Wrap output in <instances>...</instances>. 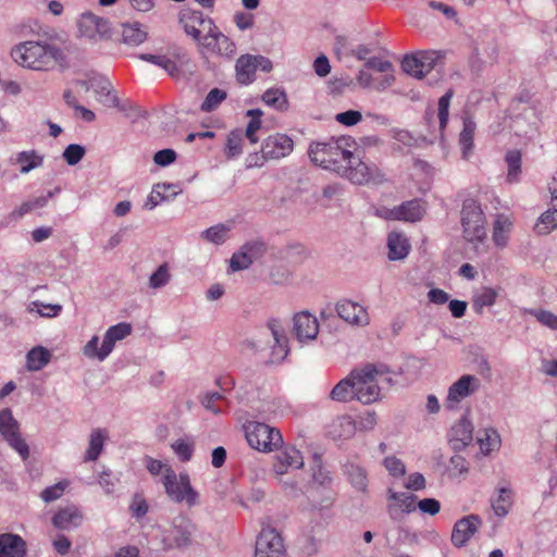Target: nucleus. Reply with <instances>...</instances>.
I'll use <instances>...</instances> for the list:
<instances>
[{
	"instance_id": "obj_54",
	"label": "nucleus",
	"mask_w": 557,
	"mask_h": 557,
	"mask_svg": "<svg viewBox=\"0 0 557 557\" xmlns=\"http://www.w3.org/2000/svg\"><path fill=\"white\" fill-rule=\"evenodd\" d=\"M453 97V91L448 90L445 95H443L438 99V120H440V128L445 129L448 116H449V104L450 99Z\"/></svg>"
},
{
	"instance_id": "obj_14",
	"label": "nucleus",
	"mask_w": 557,
	"mask_h": 557,
	"mask_svg": "<svg viewBox=\"0 0 557 557\" xmlns=\"http://www.w3.org/2000/svg\"><path fill=\"white\" fill-rule=\"evenodd\" d=\"M336 312L341 319L354 326H367L370 323V317L367 309L360 304L342 299L336 304Z\"/></svg>"
},
{
	"instance_id": "obj_38",
	"label": "nucleus",
	"mask_w": 557,
	"mask_h": 557,
	"mask_svg": "<svg viewBox=\"0 0 557 557\" xmlns=\"http://www.w3.org/2000/svg\"><path fill=\"white\" fill-rule=\"evenodd\" d=\"M512 506V493L510 490L502 487L498 490V496L492 502V508L496 516L505 517Z\"/></svg>"
},
{
	"instance_id": "obj_33",
	"label": "nucleus",
	"mask_w": 557,
	"mask_h": 557,
	"mask_svg": "<svg viewBox=\"0 0 557 557\" xmlns=\"http://www.w3.org/2000/svg\"><path fill=\"white\" fill-rule=\"evenodd\" d=\"M357 423L348 416L339 417L332 425L331 434L336 440H347L354 436Z\"/></svg>"
},
{
	"instance_id": "obj_7",
	"label": "nucleus",
	"mask_w": 557,
	"mask_h": 557,
	"mask_svg": "<svg viewBox=\"0 0 557 557\" xmlns=\"http://www.w3.org/2000/svg\"><path fill=\"white\" fill-rule=\"evenodd\" d=\"M293 150V140L284 134H274L265 138L261 147V156L257 153L247 158L248 166H261L270 159H281L288 156Z\"/></svg>"
},
{
	"instance_id": "obj_52",
	"label": "nucleus",
	"mask_w": 557,
	"mask_h": 557,
	"mask_svg": "<svg viewBox=\"0 0 557 557\" xmlns=\"http://www.w3.org/2000/svg\"><path fill=\"white\" fill-rule=\"evenodd\" d=\"M497 292L492 287H483L474 297V307L482 309L483 307H491L495 304Z\"/></svg>"
},
{
	"instance_id": "obj_23",
	"label": "nucleus",
	"mask_w": 557,
	"mask_h": 557,
	"mask_svg": "<svg viewBox=\"0 0 557 557\" xmlns=\"http://www.w3.org/2000/svg\"><path fill=\"white\" fill-rule=\"evenodd\" d=\"M131 324L125 322L109 327L102 341L101 357H108L110 352L113 350L115 343L127 337L131 334Z\"/></svg>"
},
{
	"instance_id": "obj_53",
	"label": "nucleus",
	"mask_w": 557,
	"mask_h": 557,
	"mask_svg": "<svg viewBox=\"0 0 557 557\" xmlns=\"http://www.w3.org/2000/svg\"><path fill=\"white\" fill-rule=\"evenodd\" d=\"M144 460L148 472L153 476L162 475L161 480L165 478L168 469H172L169 463L154 459L150 456H146Z\"/></svg>"
},
{
	"instance_id": "obj_56",
	"label": "nucleus",
	"mask_w": 557,
	"mask_h": 557,
	"mask_svg": "<svg viewBox=\"0 0 557 557\" xmlns=\"http://www.w3.org/2000/svg\"><path fill=\"white\" fill-rule=\"evenodd\" d=\"M480 448L487 454L500 446V437L495 430H486L484 438H480Z\"/></svg>"
},
{
	"instance_id": "obj_41",
	"label": "nucleus",
	"mask_w": 557,
	"mask_h": 557,
	"mask_svg": "<svg viewBox=\"0 0 557 557\" xmlns=\"http://www.w3.org/2000/svg\"><path fill=\"white\" fill-rule=\"evenodd\" d=\"M475 124L471 120H465L463 128L459 136V144L462 149L463 157L467 158L473 148Z\"/></svg>"
},
{
	"instance_id": "obj_2",
	"label": "nucleus",
	"mask_w": 557,
	"mask_h": 557,
	"mask_svg": "<svg viewBox=\"0 0 557 557\" xmlns=\"http://www.w3.org/2000/svg\"><path fill=\"white\" fill-rule=\"evenodd\" d=\"M347 144L345 138L312 144L309 148V157L314 164L341 174L350 152L346 148Z\"/></svg>"
},
{
	"instance_id": "obj_37",
	"label": "nucleus",
	"mask_w": 557,
	"mask_h": 557,
	"mask_svg": "<svg viewBox=\"0 0 557 557\" xmlns=\"http://www.w3.org/2000/svg\"><path fill=\"white\" fill-rule=\"evenodd\" d=\"M366 66L377 72L385 73L383 87L391 86L394 83L395 77L392 74L393 64L389 61L373 57L367 60Z\"/></svg>"
},
{
	"instance_id": "obj_42",
	"label": "nucleus",
	"mask_w": 557,
	"mask_h": 557,
	"mask_svg": "<svg viewBox=\"0 0 557 557\" xmlns=\"http://www.w3.org/2000/svg\"><path fill=\"white\" fill-rule=\"evenodd\" d=\"M175 186L171 184H158L153 187L152 191L148 196L147 201L145 202V208L148 210H152L156 208L161 201H163L166 196L165 193L171 190L172 195H176L177 191L174 190Z\"/></svg>"
},
{
	"instance_id": "obj_60",
	"label": "nucleus",
	"mask_w": 557,
	"mask_h": 557,
	"mask_svg": "<svg viewBox=\"0 0 557 557\" xmlns=\"http://www.w3.org/2000/svg\"><path fill=\"white\" fill-rule=\"evenodd\" d=\"M384 466L393 476H403L406 473V467L404 462L394 456L386 457L384 459Z\"/></svg>"
},
{
	"instance_id": "obj_64",
	"label": "nucleus",
	"mask_w": 557,
	"mask_h": 557,
	"mask_svg": "<svg viewBox=\"0 0 557 557\" xmlns=\"http://www.w3.org/2000/svg\"><path fill=\"white\" fill-rule=\"evenodd\" d=\"M417 508L422 513L435 516L441 510V503L435 498H423L417 503Z\"/></svg>"
},
{
	"instance_id": "obj_44",
	"label": "nucleus",
	"mask_w": 557,
	"mask_h": 557,
	"mask_svg": "<svg viewBox=\"0 0 557 557\" xmlns=\"http://www.w3.org/2000/svg\"><path fill=\"white\" fill-rule=\"evenodd\" d=\"M95 92L97 94L98 101L106 107L117 106V97L113 92L111 84L108 81H100Z\"/></svg>"
},
{
	"instance_id": "obj_9",
	"label": "nucleus",
	"mask_w": 557,
	"mask_h": 557,
	"mask_svg": "<svg viewBox=\"0 0 557 557\" xmlns=\"http://www.w3.org/2000/svg\"><path fill=\"white\" fill-rule=\"evenodd\" d=\"M0 434L23 460L29 457V448L20 433V424L9 408L0 411Z\"/></svg>"
},
{
	"instance_id": "obj_4",
	"label": "nucleus",
	"mask_w": 557,
	"mask_h": 557,
	"mask_svg": "<svg viewBox=\"0 0 557 557\" xmlns=\"http://www.w3.org/2000/svg\"><path fill=\"white\" fill-rule=\"evenodd\" d=\"M343 177L359 185H380L386 181L385 174L374 163H367L359 156L349 152L345 165L341 172Z\"/></svg>"
},
{
	"instance_id": "obj_63",
	"label": "nucleus",
	"mask_w": 557,
	"mask_h": 557,
	"mask_svg": "<svg viewBox=\"0 0 557 557\" xmlns=\"http://www.w3.org/2000/svg\"><path fill=\"white\" fill-rule=\"evenodd\" d=\"M98 344H99V337L98 336H92L88 342L87 344L84 346L83 348V352L86 357L88 358H92V359H98L100 361L104 360L107 357H101V351H102V346L100 348H98Z\"/></svg>"
},
{
	"instance_id": "obj_59",
	"label": "nucleus",
	"mask_w": 557,
	"mask_h": 557,
	"mask_svg": "<svg viewBox=\"0 0 557 557\" xmlns=\"http://www.w3.org/2000/svg\"><path fill=\"white\" fill-rule=\"evenodd\" d=\"M222 399L223 396L219 392L208 393L201 399V404L207 410L211 411L212 413L220 414L223 412V409L216 406L215 403Z\"/></svg>"
},
{
	"instance_id": "obj_15",
	"label": "nucleus",
	"mask_w": 557,
	"mask_h": 557,
	"mask_svg": "<svg viewBox=\"0 0 557 557\" xmlns=\"http://www.w3.org/2000/svg\"><path fill=\"white\" fill-rule=\"evenodd\" d=\"M481 525V519L476 515H469L459 519L451 532V543L456 547H462L475 534Z\"/></svg>"
},
{
	"instance_id": "obj_51",
	"label": "nucleus",
	"mask_w": 557,
	"mask_h": 557,
	"mask_svg": "<svg viewBox=\"0 0 557 557\" xmlns=\"http://www.w3.org/2000/svg\"><path fill=\"white\" fill-rule=\"evenodd\" d=\"M170 278L171 274L169 271V265L163 263L149 277V286L151 288L163 287L170 282Z\"/></svg>"
},
{
	"instance_id": "obj_19",
	"label": "nucleus",
	"mask_w": 557,
	"mask_h": 557,
	"mask_svg": "<svg viewBox=\"0 0 557 557\" xmlns=\"http://www.w3.org/2000/svg\"><path fill=\"white\" fill-rule=\"evenodd\" d=\"M294 333L299 342L314 339L319 333L317 318L308 311L294 315Z\"/></svg>"
},
{
	"instance_id": "obj_32",
	"label": "nucleus",
	"mask_w": 557,
	"mask_h": 557,
	"mask_svg": "<svg viewBox=\"0 0 557 557\" xmlns=\"http://www.w3.org/2000/svg\"><path fill=\"white\" fill-rule=\"evenodd\" d=\"M107 436L106 430L96 429L91 432L89 445L84 456L85 461H95L99 458Z\"/></svg>"
},
{
	"instance_id": "obj_45",
	"label": "nucleus",
	"mask_w": 557,
	"mask_h": 557,
	"mask_svg": "<svg viewBox=\"0 0 557 557\" xmlns=\"http://www.w3.org/2000/svg\"><path fill=\"white\" fill-rule=\"evenodd\" d=\"M535 231L537 234H548L557 228V210H547L540 218L535 224Z\"/></svg>"
},
{
	"instance_id": "obj_11",
	"label": "nucleus",
	"mask_w": 557,
	"mask_h": 557,
	"mask_svg": "<svg viewBox=\"0 0 557 557\" xmlns=\"http://www.w3.org/2000/svg\"><path fill=\"white\" fill-rule=\"evenodd\" d=\"M480 388V380L471 374L461 375L448 388L445 407L449 410L457 409L458 405Z\"/></svg>"
},
{
	"instance_id": "obj_57",
	"label": "nucleus",
	"mask_w": 557,
	"mask_h": 557,
	"mask_svg": "<svg viewBox=\"0 0 557 557\" xmlns=\"http://www.w3.org/2000/svg\"><path fill=\"white\" fill-rule=\"evenodd\" d=\"M84 156L85 148L77 144L69 145L63 152V158L65 159L69 165L77 164Z\"/></svg>"
},
{
	"instance_id": "obj_31",
	"label": "nucleus",
	"mask_w": 557,
	"mask_h": 557,
	"mask_svg": "<svg viewBox=\"0 0 557 557\" xmlns=\"http://www.w3.org/2000/svg\"><path fill=\"white\" fill-rule=\"evenodd\" d=\"M50 359L51 354L47 348L34 347L26 355V368L29 371H39L49 363Z\"/></svg>"
},
{
	"instance_id": "obj_10",
	"label": "nucleus",
	"mask_w": 557,
	"mask_h": 557,
	"mask_svg": "<svg viewBox=\"0 0 557 557\" xmlns=\"http://www.w3.org/2000/svg\"><path fill=\"white\" fill-rule=\"evenodd\" d=\"M285 545L282 535L273 528H263L256 540L253 557H284Z\"/></svg>"
},
{
	"instance_id": "obj_34",
	"label": "nucleus",
	"mask_w": 557,
	"mask_h": 557,
	"mask_svg": "<svg viewBox=\"0 0 557 557\" xmlns=\"http://www.w3.org/2000/svg\"><path fill=\"white\" fill-rule=\"evenodd\" d=\"M246 115L250 119L247 127L245 129L244 135L246 139L249 140L250 144L256 145L259 141L257 136V132L261 128L262 125V115L263 112L260 109H250L247 111Z\"/></svg>"
},
{
	"instance_id": "obj_55",
	"label": "nucleus",
	"mask_w": 557,
	"mask_h": 557,
	"mask_svg": "<svg viewBox=\"0 0 557 557\" xmlns=\"http://www.w3.org/2000/svg\"><path fill=\"white\" fill-rule=\"evenodd\" d=\"M247 246H245L240 251L235 252L230 261L231 269L233 271H239L247 269L252 263L251 256L246 251Z\"/></svg>"
},
{
	"instance_id": "obj_36",
	"label": "nucleus",
	"mask_w": 557,
	"mask_h": 557,
	"mask_svg": "<svg viewBox=\"0 0 557 557\" xmlns=\"http://www.w3.org/2000/svg\"><path fill=\"white\" fill-rule=\"evenodd\" d=\"M505 161L508 166L507 180L509 183L517 182L521 173V152L517 149L508 150L505 156Z\"/></svg>"
},
{
	"instance_id": "obj_20",
	"label": "nucleus",
	"mask_w": 557,
	"mask_h": 557,
	"mask_svg": "<svg viewBox=\"0 0 557 557\" xmlns=\"http://www.w3.org/2000/svg\"><path fill=\"white\" fill-rule=\"evenodd\" d=\"M302 466L301 453L295 447H286L275 455L273 468L276 474L282 475L289 469H300Z\"/></svg>"
},
{
	"instance_id": "obj_62",
	"label": "nucleus",
	"mask_w": 557,
	"mask_h": 557,
	"mask_svg": "<svg viewBox=\"0 0 557 557\" xmlns=\"http://www.w3.org/2000/svg\"><path fill=\"white\" fill-rule=\"evenodd\" d=\"M531 313L536 318V320L541 324H543L552 330L557 331V315L556 314H554L553 312L547 311V310H533Z\"/></svg>"
},
{
	"instance_id": "obj_17",
	"label": "nucleus",
	"mask_w": 557,
	"mask_h": 557,
	"mask_svg": "<svg viewBox=\"0 0 557 557\" xmlns=\"http://www.w3.org/2000/svg\"><path fill=\"white\" fill-rule=\"evenodd\" d=\"M78 26L81 34L90 39L102 38L110 32L109 22L90 12L82 14Z\"/></svg>"
},
{
	"instance_id": "obj_18",
	"label": "nucleus",
	"mask_w": 557,
	"mask_h": 557,
	"mask_svg": "<svg viewBox=\"0 0 557 557\" xmlns=\"http://www.w3.org/2000/svg\"><path fill=\"white\" fill-rule=\"evenodd\" d=\"M196 525L187 517L180 516L174 519L170 536L173 545L177 548L188 547L193 541V534Z\"/></svg>"
},
{
	"instance_id": "obj_50",
	"label": "nucleus",
	"mask_w": 557,
	"mask_h": 557,
	"mask_svg": "<svg viewBox=\"0 0 557 557\" xmlns=\"http://www.w3.org/2000/svg\"><path fill=\"white\" fill-rule=\"evenodd\" d=\"M174 453L181 461L186 462L191 459L194 453V442L189 440L180 438L171 445Z\"/></svg>"
},
{
	"instance_id": "obj_58",
	"label": "nucleus",
	"mask_w": 557,
	"mask_h": 557,
	"mask_svg": "<svg viewBox=\"0 0 557 557\" xmlns=\"http://www.w3.org/2000/svg\"><path fill=\"white\" fill-rule=\"evenodd\" d=\"M228 228L225 225L218 224L206 230L203 236L211 243L221 244L225 240Z\"/></svg>"
},
{
	"instance_id": "obj_13",
	"label": "nucleus",
	"mask_w": 557,
	"mask_h": 557,
	"mask_svg": "<svg viewBox=\"0 0 557 557\" xmlns=\"http://www.w3.org/2000/svg\"><path fill=\"white\" fill-rule=\"evenodd\" d=\"M201 48L220 55L232 57L236 51L235 44L213 24V29L203 35Z\"/></svg>"
},
{
	"instance_id": "obj_8",
	"label": "nucleus",
	"mask_w": 557,
	"mask_h": 557,
	"mask_svg": "<svg viewBox=\"0 0 557 557\" xmlns=\"http://www.w3.org/2000/svg\"><path fill=\"white\" fill-rule=\"evenodd\" d=\"M248 444L260 451H272L283 443L278 430L260 422H249L246 425Z\"/></svg>"
},
{
	"instance_id": "obj_5",
	"label": "nucleus",
	"mask_w": 557,
	"mask_h": 557,
	"mask_svg": "<svg viewBox=\"0 0 557 557\" xmlns=\"http://www.w3.org/2000/svg\"><path fill=\"white\" fill-rule=\"evenodd\" d=\"M463 237L472 244H480L486 238L485 214L474 199H466L461 209Z\"/></svg>"
},
{
	"instance_id": "obj_46",
	"label": "nucleus",
	"mask_w": 557,
	"mask_h": 557,
	"mask_svg": "<svg viewBox=\"0 0 557 557\" xmlns=\"http://www.w3.org/2000/svg\"><path fill=\"white\" fill-rule=\"evenodd\" d=\"M226 99V92L219 88H213L208 92L202 101L200 109L203 112L214 111Z\"/></svg>"
},
{
	"instance_id": "obj_27",
	"label": "nucleus",
	"mask_w": 557,
	"mask_h": 557,
	"mask_svg": "<svg viewBox=\"0 0 557 557\" xmlns=\"http://www.w3.org/2000/svg\"><path fill=\"white\" fill-rule=\"evenodd\" d=\"M236 77L243 85H248L255 81L256 63L255 55L244 54L236 61Z\"/></svg>"
},
{
	"instance_id": "obj_43",
	"label": "nucleus",
	"mask_w": 557,
	"mask_h": 557,
	"mask_svg": "<svg viewBox=\"0 0 557 557\" xmlns=\"http://www.w3.org/2000/svg\"><path fill=\"white\" fill-rule=\"evenodd\" d=\"M16 163L21 165V173H28L42 164V157L34 150L22 151L16 157Z\"/></svg>"
},
{
	"instance_id": "obj_29",
	"label": "nucleus",
	"mask_w": 557,
	"mask_h": 557,
	"mask_svg": "<svg viewBox=\"0 0 557 557\" xmlns=\"http://www.w3.org/2000/svg\"><path fill=\"white\" fill-rule=\"evenodd\" d=\"M330 398L335 401L339 403H347L352 399H356L355 397V381L351 377V373L341 380L331 391Z\"/></svg>"
},
{
	"instance_id": "obj_35",
	"label": "nucleus",
	"mask_w": 557,
	"mask_h": 557,
	"mask_svg": "<svg viewBox=\"0 0 557 557\" xmlns=\"http://www.w3.org/2000/svg\"><path fill=\"white\" fill-rule=\"evenodd\" d=\"M245 135L242 129L236 128L227 135L224 152L227 159L242 154Z\"/></svg>"
},
{
	"instance_id": "obj_6",
	"label": "nucleus",
	"mask_w": 557,
	"mask_h": 557,
	"mask_svg": "<svg viewBox=\"0 0 557 557\" xmlns=\"http://www.w3.org/2000/svg\"><path fill=\"white\" fill-rule=\"evenodd\" d=\"M165 493L175 503H186L194 506L198 500V493L190 484L189 475L182 472L178 475L173 469H168L165 478L162 479Z\"/></svg>"
},
{
	"instance_id": "obj_47",
	"label": "nucleus",
	"mask_w": 557,
	"mask_h": 557,
	"mask_svg": "<svg viewBox=\"0 0 557 557\" xmlns=\"http://www.w3.org/2000/svg\"><path fill=\"white\" fill-rule=\"evenodd\" d=\"M69 485H70V482L67 480H62V481L55 483L54 485L46 487L40 493V498L47 504L54 502L62 497V495L64 494V492L69 487Z\"/></svg>"
},
{
	"instance_id": "obj_16",
	"label": "nucleus",
	"mask_w": 557,
	"mask_h": 557,
	"mask_svg": "<svg viewBox=\"0 0 557 557\" xmlns=\"http://www.w3.org/2000/svg\"><path fill=\"white\" fill-rule=\"evenodd\" d=\"M435 59L434 55L425 53L406 55L401 61V67L407 74L421 79L431 72Z\"/></svg>"
},
{
	"instance_id": "obj_25",
	"label": "nucleus",
	"mask_w": 557,
	"mask_h": 557,
	"mask_svg": "<svg viewBox=\"0 0 557 557\" xmlns=\"http://www.w3.org/2000/svg\"><path fill=\"white\" fill-rule=\"evenodd\" d=\"M512 228V220L504 213L497 214L493 225L492 239L495 246L504 248L509 240V234Z\"/></svg>"
},
{
	"instance_id": "obj_26",
	"label": "nucleus",
	"mask_w": 557,
	"mask_h": 557,
	"mask_svg": "<svg viewBox=\"0 0 557 557\" xmlns=\"http://www.w3.org/2000/svg\"><path fill=\"white\" fill-rule=\"evenodd\" d=\"M424 213L423 206L420 200L413 199L403 202L396 207V212L391 216L399 218V221L414 222L419 221Z\"/></svg>"
},
{
	"instance_id": "obj_21",
	"label": "nucleus",
	"mask_w": 557,
	"mask_h": 557,
	"mask_svg": "<svg viewBox=\"0 0 557 557\" xmlns=\"http://www.w3.org/2000/svg\"><path fill=\"white\" fill-rule=\"evenodd\" d=\"M26 541L18 534H0V557H26Z\"/></svg>"
},
{
	"instance_id": "obj_49",
	"label": "nucleus",
	"mask_w": 557,
	"mask_h": 557,
	"mask_svg": "<svg viewBox=\"0 0 557 557\" xmlns=\"http://www.w3.org/2000/svg\"><path fill=\"white\" fill-rule=\"evenodd\" d=\"M347 474L350 483L361 492H364L367 488L368 480L366 471L359 466L350 465L347 468Z\"/></svg>"
},
{
	"instance_id": "obj_28",
	"label": "nucleus",
	"mask_w": 557,
	"mask_h": 557,
	"mask_svg": "<svg viewBox=\"0 0 557 557\" xmlns=\"http://www.w3.org/2000/svg\"><path fill=\"white\" fill-rule=\"evenodd\" d=\"M388 258L391 260L404 259L410 249L408 239L400 233L392 232L387 238Z\"/></svg>"
},
{
	"instance_id": "obj_24",
	"label": "nucleus",
	"mask_w": 557,
	"mask_h": 557,
	"mask_svg": "<svg viewBox=\"0 0 557 557\" xmlns=\"http://www.w3.org/2000/svg\"><path fill=\"white\" fill-rule=\"evenodd\" d=\"M83 516L76 507L59 509L52 518V524L59 530H70L82 523Z\"/></svg>"
},
{
	"instance_id": "obj_61",
	"label": "nucleus",
	"mask_w": 557,
	"mask_h": 557,
	"mask_svg": "<svg viewBox=\"0 0 557 557\" xmlns=\"http://www.w3.org/2000/svg\"><path fill=\"white\" fill-rule=\"evenodd\" d=\"M362 120V114L356 110H348L345 112L337 113L335 116V121L346 125L354 126L358 124Z\"/></svg>"
},
{
	"instance_id": "obj_30",
	"label": "nucleus",
	"mask_w": 557,
	"mask_h": 557,
	"mask_svg": "<svg viewBox=\"0 0 557 557\" xmlns=\"http://www.w3.org/2000/svg\"><path fill=\"white\" fill-rule=\"evenodd\" d=\"M123 41L129 46H138L147 39V30L138 22L122 25Z\"/></svg>"
},
{
	"instance_id": "obj_22",
	"label": "nucleus",
	"mask_w": 557,
	"mask_h": 557,
	"mask_svg": "<svg viewBox=\"0 0 557 557\" xmlns=\"http://www.w3.org/2000/svg\"><path fill=\"white\" fill-rule=\"evenodd\" d=\"M268 329L270 330L275 343L272 348V361H281L288 354V339L278 320H270L268 322Z\"/></svg>"
},
{
	"instance_id": "obj_12",
	"label": "nucleus",
	"mask_w": 557,
	"mask_h": 557,
	"mask_svg": "<svg viewBox=\"0 0 557 557\" xmlns=\"http://www.w3.org/2000/svg\"><path fill=\"white\" fill-rule=\"evenodd\" d=\"M180 23L182 24L186 35L190 36L199 45L203 35L213 29V22L209 17H205L199 11L186 10L181 13Z\"/></svg>"
},
{
	"instance_id": "obj_48",
	"label": "nucleus",
	"mask_w": 557,
	"mask_h": 557,
	"mask_svg": "<svg viewBox=\"0 0 557 557\" xmlns=\"http://www.w3.org/2000/svg\"><path fill=\"white\" fill-rule=\"evenodd\" d=\"M453 435L456 441L467 445L472 440V425L467 419H461L453 426Z\"/></svg>"
},
{
	"instance_id": "obj_3",
	"label": "nucleus",
	"mask_w": 557,
	"mask_h": 557,
	"mask_svg": "<svg viewBox=\"0 0 557 557\" xmlns=\"http://www.w3.org/2000/svg\"><path fill=\"white\" fill-rule=\"evenodd\" d=\"M387 372L388 370L385 366H375L373 363H367L360 369L352 370L351 377L355 381L356 399L364 405L376 401L381 393L376 377Z\"/></svg>"
},
{
	"instance_id": "obj_1",
	"label": "nucleus",
	"mask_w": 557,
	"mask_h": 557,
	"mask_svg": "<svg viewBox=\"0 0 557 557\" xmlns=\"http://www.w3.org/2000/svg\"><path fill=\"white\" fill-rule=\"evenodd\" d=\"M11 57L18 65L34 71L53 70L64 60L62 50L57 46L33 40L16 45Z\"/></svg>"
},
{
	"instance_id": "obj_39",
	"label": "nucleus",
	"mask_w": 557,
	"mask_h": 557,
	"mask_svg": "<svg viewBox=\"0 0 557 557\" xmlns=\"http://www.w3.org/2000/svg\"><path fill=\"white\" fill-rule=\"evenodd\" d=\"M262 101L269 107L280 111H285L288 107L287 96L281 89H268L262 95Z\"/></svg>"
},
{
	"instance_id": "obj_40",
	"label": "nucleus",
	"mask_w": 557,
	"mask_h": 557,
	"mask_svg": "<svg viewBox=\"0 0 557 557\" xmlns=\"http://www.w3.org/2000/svg\"><path fill=\"white\" fill-rule=\"evenodd\" d=\"M388 499L394 500L401 511L406 513L413 512L417 509V496L408 493H398L388 491Z\"/></svg>"
}]
</instances>
